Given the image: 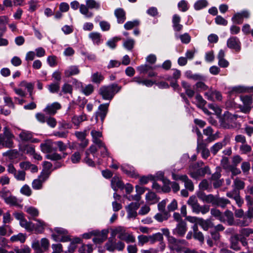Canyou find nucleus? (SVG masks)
I'll return each instance as SVG.
<instances>
[{"label":"nucleus","mask_w":253,"mask_h":253,"mask_svg":"<svg viewBox=\"0 0 253 253\" xmlns=\"http://www.w3.org/2000/svg\"><path fill=\"white\" fill-rule=\"evenodd\" d=\"M122 88L117 84H112L108 85H104L99 88V94L104 100H111L116 93L119 92Z\"/></svg>","instance_id":"f257e3e1"},{"label":"nucleus","mask_w":253,"mask_h":253,"mask_svg":"<svg viewBox=\"0 0 253 253\" xmlns=\"http://www.w3.org/2000/svg\"><path fill=\"white\" fill-rule=\"evenodd\" d=\"M238 116L228 112L224 113L221 122V126L225 129H236L240 127V124L236 122Z\"/></svg>","instance_id":"f03ea898"},{"label":"nucleus","mask_w":253,"mask_h":253,"mask_svg":"<svg viewBox=\"0 0 253 253\" xmlns=\"http://www.w3.org/2000/svg\"><path fill=\"white\" fill-rule=\"evenodd\" d=\"M3 133L0 134V148H11L14 147L13 139L14 135L7 126H5Z\"/></svg>","instance_id":"7ed1b4c3"},{"label":"nucleus","mask_w":253,"mask_h":253,"mask_svg":"<svg viewBox=\"0 0 253 253\" xmlns=\"http://www.w3.org/2000/svg\"><path fill=\"white\" fill-rule=\"evenodd\" d=\"M54 230L55 233L52 234V237L54 241L62 242L70 241V238L67 235L68 231L67 230L61 227H56Z\"/></svg>","instance_id":"20e7f679"},{"label":"nucleus","mask_w":253,"mask_h":253,"mask_svg":"<svg viewBox=\"0 0 253 253\" xmlns=\"http://www.w3.org/2000/svg\"><path fill=\"white\" fill-rule=\"evenodd\" d=\"M240 99L243 105H240L239 109L244 113H249L251 110V105L253 103V98L251 96L244 95L241 96Z\"/></svg>","instance_id":"39448f33"},{"label":"nucleus","mask_w":253,"mask_h":253,"mask_svg":"<svg viewBox=\"0 0 253 253\" xmlns=\"http://www.w3.org/2000/svg\"><path fill=\"white\" fill-rule=\"evenodd\" d=\"M49 172H41L37 179H34L32 183V187L35 190H40L42 188L43 183L48 179Z\"/></svg>","instance_id":"423d86ee"},{"label":"nucleus","mask_w":253,"mask_h":253,"mask_svg":"<svg viewBox=\"0 0 253 253\" xmlns=\"http://www.w3.org/2000/svg\"><path fill=\"white\" fill-rule=\"evenodd\" d=\"M109 230L103 229L101 232L98 230L93 231L91 234L95 237L93 239V241L95 244H100L105 241L108 236Z\"/></svg>","instance_id":"0eeeda50"},{"label":"nucleus","mask_w":253,"mask_h":253,"mask_svg":"<svg viewBox=\"0 0 253 253\" xmlns=\"http://www.w3.org/2000/svg\"><path fill=\"white\" fill-rule=\"evenodd\" d=\"M169 244V247L171 250H174L177 252H180L181 251V248L180 246L181 245H184L186 243V241L184 240H178L173 237H169L168 240Z\"/></svg>","instance_id":"6e6552de"},{"label":"nucleus","mask_w":253,"mask_h":253,"mask_svg":"<svg viewBox=\"0 0 253 253\" xmlns=\"http://www.w3.org/2000/svg\"><path fill=\"white\" fill-rule=\"evenodd\" d=\"M187 231V224L184 221H181L176 224V227L173 229L172 233L179 237H183Z\"/></svg>","instance_id":"1a4fd4ad"},{"label":"nucleus","mask_w":253,"mask_h":253,"mask_svg":"<svg viewBox=\"0 0 253 253\" xmlns=\"http://www.w3.org/2000/svg\"><path fill=\"white\" fill-rule=\"evenodd\" d=\"M109 103H104L100 105L98 111L96 112L95 120L98 121V118H100L101 121L103 122L108 112Z\"/></svg>","instance_id":"9d476101"},{"label":"nucleus","mask_w":253,"mask_h":253,"mask_svg":"<svg viewBox=\"0 0 253 253\" xmlns=\"http://www.w3.org/2000/svg\"><path fill=\"white\" fill-rule=\"evenodd\" d=\"M227 46L229 48L234 49L236 52H239L241 49L239 39L236 37H232L228 39Z\"/></svg>","instance_id":"9b49d317"},{"label":"nucleus","mask_w":253,"mask_h":253,"mask_svg":"<svg viewBox=\"0 0 253 253\" xmlns=\"http://www.w3.org/2000/svg\"><path fill=\"white\" fill-rule=\"evenodd\" d=\"M250 15V14L248 11L244 10L235 13L232 18V20L236 24H240L242 23L244 18H248Z\"/></svg>","instance_id":"f8f14e48"},{"label":"nucleus","mask_w":253,"mask_h":253,"mask_svg":"<svg viewBox=\"0 0 253 253\" xmlns=\"http://www.w3.org/2000/svg\"><path fill=\"white\" fill-rule=\"evenodd\" d=\"M207 173H210V169L208 166L204 168L199 169L195 171H190L189 172V174L190 176L195 179H197L199 177L205 176Z\"/></svg>","instance_id":"ddd939ff"},{"label":"nucleus","mask_w":253,"mask_h":253,"mask_svg":"<svg viewBox=\"0 0 253 253\" xmlns=\"http://www.w3.org/2000/svg\"><path fill=\"white\" fill-rule=\"evenodd\" d=\"M91 135L92 142L94 144L97 146H104V143L101 139L102 137V134L101 131L93 129L91 131Z\"/></svg>","instance_id":"4468645a"},{"label":"nucleus","mask_w":253,"mask_h":253,"mask_svg":"<svg viewBox=\"0 0 253 253\" xmlns=\"http://www.w3.org/2000/svg\"><path fill=\"white\" fill-rule=\"evenodd\" d=\"M20 138L23 141H30L33 143H38L39 140L33 137V134L31 132L23 130L19 135Z\"/></svg>","instance_id":"2eb2a0df"},{"label":"nucleus","mask_w":253,"mask_h":253,"mask_svg":"<svg viewBox=\"0 0 253 253\" xmlns=\"http://www.w3.org/2000/svg\"><path fill=\"white\" fill-rule=\"evenodd\" d=\"M80 73L78 66L71 65L67 67L64 72V76L68 78L73 76L78 75Z\"/></svg>","instance_id":"dca6fc26"},{"label":"nucleus","mask_w":253,"mask_h":253,"mask_svg":"<svg viewBox=\"0 0 253 253\" xmlns=\"http://www.w3.org/2000/svg\"><path fill=\"white\" fill-rule=\"evenodd\" d=\"M61 105L58 102H55L52 104H48L43 111L48 115H53L56 113L58 110L61 108Z\"/></svg>","instance_id":"f3484780"},{"label":"nucleus","mask_w":253,"mask_h":253,"mask_svg":"<svg viewBox=\"0 0 253 253\" xmlns=\"http://www.w3.org/2000/svg\"><path fill=\"white\" fill-rule=\"evenodd\" d=\"M197 150L198 152H201L202 157L204 159H207L210 155L209 150L207 148L206 145L201 142L197 144Z\"/></svg>","instance_id":"a211bd4d"},{"label":"nucleus","mask_w":253,"mask_h":253,"mask_svg":"<svg viewBox=\"0 0 253 253\" xmlns=\"http://www.w3.org/2000/svg\"><path fill=\"white\" fill-rule=\"evenodd\" d=\"M114 14L117 19V22L119 24L123 23L126 19V12L122 8H118L115 9L114 11Z\"/></svg>","instance_id":"6ab92c4d"},{"label":"nucleus","mask_w":253,"mask_h":253,"mask_svg":"<svg viewBox=\"0 0 253 253\" xmlns=\"http://www.w3.org/2000/svg\"><path fill=\"white\" fill-rule=\"evenodd\" d=\"M111 187L113 189L116 191L118 189H123L124 188V184L117 176H114L111 180Z\"/></svg>","instance_id":"aec40b11"},{"label":"nucleus","mask_w":253,"mask_h":253,"mask_svg":"<svg viewBox=\"0 0 253 253\" xmlns=\"http://www.w3.org/2000/svg\"><path fill=\"white\" fill-rule=\"evenodd\" d=\"M181 21L180 17L177 15L174 14L172 17V27L175 32H180L183 28V25L180 24Z\"/></svg>","instance_id":"412c9836"},{"label":"nucleus","mask_w":253,"mask_h":253,"mask_svg":"<svg viewBox=\"0 0 253 253\" xmlns=\"http://www.w3.org/2000/svg\"><path fill=\"white\" fill-rule=\"evenodd\" d=\"M203 77L204 78L203 80H197V83L195 84L196 89L197 91H205L209 89V87L205 84V82L207 81V78L205 76L203 75Z\"/></svg>","instance_id":"4be33fe9"},{"label":"nucleus","mask_w":253,"mask_h":253,"mask_svg":"<svg viewBox=\"0 0 253 253\" xmlns=\"http://www.w3.org/2000/svg\"><path fill=\"white\" fill-rule=\"evenodd\" d=\"M245 182L242 180L241 179L239 178H236L233 182V189L232 191H230L229 192L234 193V191L240 192L239 191L240 190L243 189L245 187Z\"/></svg>","instance_id":"5701e85b"},{"label":"nucleus","mask_w":253,"mask_h":253,"mask_svg":"<svg viewBox=\"0 0 253 253\" xmlns=\"http://www.w3.org/2000/svg\"><path fill=\"white\" fill-rule=\"evenodd\" d=\"M226 195L228 197L232 198L236 201V204L239 207H241L244 203L243 200L240 196V192L234 191L233 192H227Z\"/></svg>","instance_id":"b1692460"},{"label":"nucleus","mask_w":253,"mask_h":253,"mask_svg":"<svg viewBox=\"0 0 253 253\" xmlns=\"http://www.w3.org/2000/svg\"><path fill=\"white\" fill-rule=\"evenodd\" d=\"M198 225H199L203 230L207 231L209 229L213 227V223L211 219H204L202 218H200L199 219Z\"/></svg>","instance_id":"393cba45"},{"label":"nucleus","mask_w":253,"mask_h":253,"mask_svg":"<svg viewBox=\"0 0 253 253\" xmlns=\"http://www.w3.org/2000/svg\"><path fill=\"white\" fill-rule=\"evenodd\" d=\"M88 37L94 44L98 45L102 42V36L98 32H91L89 34Z\"/></svg>","instance_id":"a878e982"},{"label":"nucleus","mask_w":253,"mask_h":253,"mask_svg":"<svg viewBox=\"0 0 253 253\" xmlns=\"http://www.w3.org/2000/svg\"><path fill=\"white\" fill-rule=\"evenodd\" d=\"M181 85L185 90L186 94L190 98H192L195 94V91L192 88L191 84L185 81L181 82Z\"/></svg>","instance_id":"bb28decb"},{"label":"nucleus","mask_w":253,"mask_h":253,"mask_svg":"<svg viewBox=\"0 0 253 253\" xmlns=\"http://www.w3.org/2000/svg\"><path fill=\"white\" fill-rule=\"evenodd\" d=\"M87 117L85 114H82L80 116H74L72 118V123L76 126L77 128H78L81 123L85 120H86Z\"/></svg>","instance_id":"cd10ccee"},{"label":"nucleus","mask_w":253,"mask_h":253,"mask_svg":"<svg viewBox=\"0 0 253 253\" xmlns=\"http://www.w3.org/2000/svg\"><path fill=\"white\" fill-rule=\"evenodd\" d=\"M118 237L120 239L124 240L127 243H134L135 241L134 236L128 233H121Z\"/></svg>","instance_id":"c85d7f7f"},{"label":"nucleus","mask_w":253,"mask_h":253,"mask_svg":"<svg viewBox=\"0 0 253 253\" xmlns=\"http://www.w3.org/2000/svg\"><path fill=\"white\" fill-rule=\"evenodd\" d=\"M80 12L84 15L86 18H89L93 16V13L89 10V7L87 5L82 4L80 6Z\"/></svg>","instance_id":"c756f323"},{"label":"nucleus","mask_w":253,"mask_h":253,"mask_svg":"<svg viewBox=\"0 0 253 253\" xmlns=\"http://www.w3.org/2000/svg\"><path fill=\"white\" fill-rule=\"evenodd\" d=\"M195 99L197 107L203 109L205 112H208V110L206 109H204L207 102L203 99V97L200 94H197L195 96Z\"/></svg>","instance_id":"7c9ffc66"},{"label":"nucleus","mask_w":253,"mask_h":253,"mask_svg":"<svg viewBox=\"0 0 253 253\" xmlns=\"http://www.w3.org/2000/svg\"><path fill=\"white\" fill-rule=\"evenodd\" d=\"M40 146L42 151L43 153H49L52 151V143L49 141H46L41 144Z\"/></svg>","instance_id":"2f4dec72"},{"label":"nucleus","mask_w":253,"mask_h":253,"mask_svg":"<svg viewBox=\"0 0 253 253\" xmlns=\"http://www.w3.org/2000/svg\"><path fill=\"white\" fill-rule=\"evenodd\" d=\"M175 37L176 39H180L181 42L184 44H188L191 41V37L187 33L182 35H178L177 33H175Z\"/></svg>","instance_id":"473e14b6"},{"label":"nucleus","mask_w":253,"mask_h":253,"mask_svg":"<svg viewBox=\"0 0 253 253\" xmlns=\"http://www.w3.org/2000/svg\"><path fill=\"white\" fill-rule=\"evenodd\" d=\"M185 77L189 79H192L194 81L197 80H203L204 78L203 77V75L200 74H193L190 70L187 71L185 73Z\"/></svg>","instance_id":"72a5a7b5"},{"label":"nucleus","mask_w":253,"mask_h":253,"mask_svg":"<svg viewBox=\"0 0 253 253\" xmlns=\"http://www.w3.org/2000/svg\"><path fill=\"white\" fill-rule=\"evenodd\" d=\"M20 225L28 231H33L35 228V225L32 222L28 221L25 218L20 221Z\"/></svg>","instance_id":"f704fd0d"},{"label":"nucleus","mask_w":253,"mask_h":253,"mask_svg":"<svg viewBox=\"0 0 253 253\" xmlns=\"http://www.w3.org/2000/svg\"><path fill=\"white\" fill-rule=\"evenodd\" d=\"M203 133L205 135L208 136V138L206 139L207 142H211L215 140V136L213 135V130L211 127H208L204 129Z\"/></svg>","instance_id":"c9c22d12"},{"label":"nucleus","mask_w":253,"mask_h":253,"mask_svg":"<svg viewBox=\"0 0 253 253\" xmlns=\"http://www.w3.org/2000/svg\"><path fill=\"white\" fill-rule=\"evenodd\" d=\"M193 229L194 231V238L203 243L204 241V237L202 233L198 231L197 225H194Z\"/></svg>","instance_id":"e433bc0d"},{"label":"nucleus","mask_w":253,"mask_h":253,"mask_svg":"<svg viewBox=\"0 0 253 253\" xmlns=\"http://www.w3.org/2000/svg\"><path fill=\"white\" fill-rule=\"evenodd\" d=\"M229 203L230 201L228 199L216 197L213 206H216L224 208Z\"/></svg>","instance_id":"4c0bfd02"},{"label":"nucleus","mask_w":253,"mask_h":253,"mask_svg":"<svg viewBox=\"0 0 253 253\" xmlns=\"http://www.w3.org/2000/svg\"><path fill=\"white\" fill-rule=\"evenodd\" d=\"M182 182L184 183V186L186 189L190 191L194 190V186L193 183L191 180L188 178L186 175L183 177Z\"/></svg>","instance_id":"58836bf2"},{"label":"nucleus","mask_w":253,"mask_h":253,"mask_svg":"<svg viewBox=\"0 0 253 253\" xmlns=\"http://www.w3.org/2000/svg\"><path fill=\"white\" fill-rule=\"evenodd\" d=\"M19 86L26 88L29 93V95H31V92L33 91L34 84L32 83H28L26 81H22L20 83Z\"/></svg>","instance_id":"ea45409f"},{"label":"nucleus","mask_w":253,"mask_h":253,"mask_svg":"<svg viewBox=\"0 0 253 253\" xmlns=\"http://www.w3.org/2000/svg\"><path fill=\"white\" fill-rule=\"evenodd\" d=\"M104 78L101 73L98 72L93 74L91 76V81L95 84H99Z\"/></svg>","instance_id":"a19ab883"},{"label":"nucleus","mask_w":253,"mask_h":253,"mask_svg":"<svg viewBox=\"0 0 253 253\" xmlns=\"http://www.w3.org/2000/svg\"><path fill=\"white\" fill-rule=\"evenodd\" d=\"M211 214L214 217L219 219L221 222H225L226 220L223 217L222 212L218 209H211Z\"/></svg>","instance_id":"79ce46f5"},{"label":"nucleus","mask_w":253,"mask_h":253,"mask_svg":"<svg viewBox=\"0 0 253 253\" xmlns=\"http://www.w3.org/2000/svg\"><path fill=\"white\" fill-rule=\"evenodd\" d=\"M2 156L8 157L10 159L13 160L18 158L19 153L17 150H9L4 152Z\"/></svg>","instance_id":"37998d69"},{"label":"nucleus","mask_w":253,"mask_h":253,"mask_svg":"<svg viewBox=\"0 0 253 253\" xmlns=\"http://www.w3.org/2000/svg\"><path fill=\"white\" fill-rule=\"evenodd\" d=\"M163 213H158L155 216V219L159 221L162 222L164 220H167L170 216V214L167 211H163Z\"/></svg>","instance_id":"c03bdc74"},{"label":"nucleus","mask_w":253,"mask_h":253,"mask_svg":"<svg viewBox=\"0 0 253 253\" xmlns=\"http://www.w3.org/2000/svg\"><path fill=\"white\" fill-rule=\"evenodd\" d=\"M140 22L138 20L127 21L125 24L124 28L126 30H129L133 28L138 26Z\"/></svg>","instance_id":"a18cd8bd"},{"label":"nucleus","mask_w":253,"mask_h":253,"mask_svg":"<svg viewBox=\"0 0 253 253\" xmlns=\"http://www.w3.org/2000/svg\"><path fill=\"white\" fill-rule=\"evenodd\" d=\"M86 4L87 5L89 9H95L96 10L99 9L101 6L100 3L95 0H86Z\"/></svg>","instance_id":"49530a36"},{"label":"nucleus","mask_w":253,"mask_h":253,"mask_svg":"<svg viewBox=\"0 0 253 253\" xmlns=\"http://www.w3.org/2000/svg\"><path fill=\"white\" fill-rule=\"evenodd\" d=\"M10 240L12 242L20 241L21 243H23L26 240V236L24 234L20 233L17 235L12 236Z\"/></svg>","instance_id":"de8ad7c7"},{"label":"nucleus","mask_w":253,"mask_h":253,"mask_svg":"<svg viewBox=\"0 0 253 253\" xmlns=\"http://www.w3.org/2000/svg\"><path fill=\"white\" fill-rule=\"evenodd\" d=\"M149 242L154 244L157 241H161L163 240V236L162 233H157L149 236Z\"/></svg>","instance_id":"09e8293b"},{"label":"nucleus","mask_w":253,"mask_h":253,"mask_svg":"<svg viewBox=\"0 0 253 253\" xmlns=\"http://www.w3.org/2000/svg\"><path fill=\"white\" fill-rule=\"evenodd\" d=\"M224 215L226 217V221L229 225H233L234 224V218L233 213L232 211L226 210L224 213Z\"/></svg>","instance_id":"8fccbe9b"},{"label":"nucleus","mask_w":253,"mask_h":253,"mask_svg":"<svg viewBox=\"0 0 253 253\" xmlns=\"http://www.w3.org/2000/svg\"><path fill=\"white\" fill-rule=\"evenodd\" d=\"M223 146L224 144L223 143L217 142L211 148V152L213 155H215Z\"/></svg>","instance_id":"3c124183"},{"label":"nucleus","mask_w":253,"mask_h":253,"mask_svg":"<svg viewBox=\"0 0 253 253\" xmlns=\"http://www.w3.org/2000/svg\"><path fill=\"white\" fill-rule=\"evenodd\" d=\"M94 90V87L91 84H88L85 86L82 87V92L85 95L91 94Z\"/></svg>","instance_id":"603ef678"},{"label":"nucleus","mask_w":253,"mask_h":253,"mask_svg":"<svg viewBox=\"0 0 253 253\" xmlns=\"http://www.w3.org/2000/svg\"><path fill=\"white\" fill-rule=\"evenodd\" d=\"M121 169L125 173L131 177H134L135 175L134 168L132 167L123 166L121 167Z\"/></svg>","instance_id":"864d4df0"},{"label":"nucleus","mask_w":253,"mask_h":253,"mask_svg":"<svg viewBox=\"0 0 253 253\" xmlns=\"http://www.w3.org/2000/svg\"><path fill=\"white\" fill-rule=\"evenodd\" d=\"M230 248L233 250L238 251L240 249L238 240L236 237H231L230 239Z\"/></svg>","instance_id":"5fc2aeb1"},{"label":"nucleus","mask_w":253,"mask_h":253,"mask_svg":"<svg viewBox=\"0 0 253 253\" xmlns=\"http://www.w3.org/2000/svg\"><path fill=\"white\" fill-rule=\"evenodd\" d=\"M208 3V1L206 0H199L194 4V8L196 10H200L206 7Z\"/></svg>","instance_id":"6e6d98bb"},{"label":"nucleus","mask_w":253,"mask_h":253,"mask_svg":"<svg viewBox=\"0 0 253 253\" xmlns=\"http://www.w3.org/2000/svg\"><path fill=\"white\" fill-rule=\"evenodd\" d=\"M135 43V41L131 39H128L123 43V45L125 48L128 50H131L133 48Z\"/></svg>","instance_id":"4d7b16f0"},{"label":"nucleus","mask_w":253,"mask_h":253,"mask_svg":"<svg viewBox=\"0 0 253 253\" xmlns=\"http://www.w3.org/2000/svg\"><path fill=\"white\" fill-rule=\"evenodd\" d=\"M26 211L33 217L38 216L39 214L38 209L33 207L27 208L26 209Z\"/></svg>","instance_id":"13d9d810"},{"label":"nucleus","mask_w":253,"mask_h":253,"mask_svg":"<svg viewBox=\"0 0 253 253\" xmlns=\"http://www.w3.org/2000/svg\"><path fill=\"white\" fill-rule=\"evenodd\" d=\"M60 88V83H55L50 84L48 86L49 91L52 93L57 92Z\"/></svg>","instance_id":"bf43d9fd"},{"label":"nucleus","mask_w":253,"mask_h":253,"mask_svg":"<svg viewBox=\"0 0 253 253\" xmlns=\"http://www.w3.org/2000/svg\"><path fill=\"white\" fill-rule=\"evenodd\" d=\"M57 57L55 55H50L47 58V62L49 66L53 67L57 65Z\"/></svg>","instance_id":"052dcab7"},{"label":"nucleus","mask_w":253,"mask_h":253,"mask_svg":"<svg viewBox=\"0 0 253 253\" xmlns=\"http://www.w3.org/2000/svg\"><path fill=\"white\" fill-rule=\"evenodd\" d=\"M13 176L17 180L24 181L25 179L26 172L24 170H18L16 172Z\"/></svg>","instance_id":"680f3d73"},{"label":"nucleus","mask_w":253,"mask_h":253,"mask_svg":"<svg viewBox=\"0 0 253 253\" xmlns=\"http://www.w3.org/2000/svg\"><path fill=\"white\" fill-rule=\"evenodd\" d=\"M240 151L242 154H247L252 151V147L246 142L240 146Z\"/></svg>","instance_id":"e2e57ef3"},{"label":"nucleus","mask_w":253,"mask_h":253,"mask_svg":"<svg viewBox=\"0 0 253 253\" xmlns=\"http://www.w3.org/2000/svg\"><path fill=\"white\" fill-rule=\"evenodd\" d=\"M146 199L147 201L152 203L157 202L156 195L153 192H149L146 195Z\"/></svg>","instance_id":"0e129e2a"},{"label":"nucleus","mask_w":253,"mask_h":253,"mask_svg":"<svg viewBox=\"0 0 253 253\" xmlns=\"http://www.w3.org/2000/svg\"><path fill=\"white\" fill-rule=\"evenodd\" d=\"M62 92L64 94L69 93L72 94L73 91L72 86L67 83L64 84L62 86Z\"/></svg>","instance_id":"69168bd1"},{"label":"nucleus","mask_w":253,"mask_h":253,"mask_svg":"<svg viewBox=\"0 0 253 253\" xmlns=\"http://www.w3.org/2000/svg\"><path fill=\"white\" fill-rule=\"evenodd\" d=\"M152 69L153 68L152 66L147 64L142 65L137 68V70L140 72V73H146Z\"/></svg>","instance_id":"338daca9"},{"label":"nucleus","mask_w":253,"mask_h":253,"mask_svg":"<svg viewBox=\"0 0 253 253\" xmlns=\"http://www.w3.org/2000/svg\"><path fill=\"white\" fill-rule=\"evenodd\" d=\"M15 253H30L31 249L27 246H24L22 248L19 249L18 247L14 248Z\"/></svg>","instance_id":"774afa93"}]
</instances>
